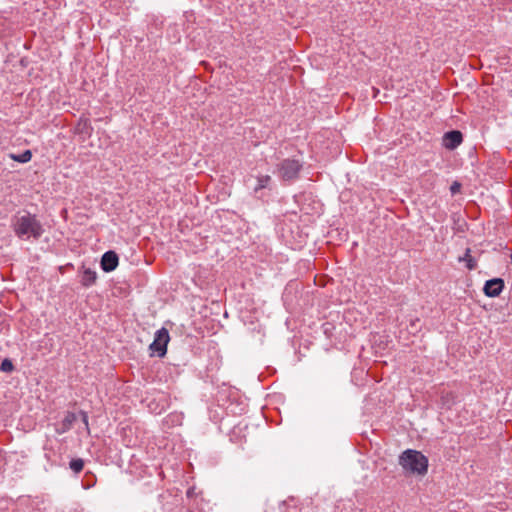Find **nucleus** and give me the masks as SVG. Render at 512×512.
I'll return each instance as SVG.
<instances>
[{"label": "nucleus", "instance_id": "1", "mask_svg": "<svg viewBox=\"0 0 512 512\" xmlns=\"http://www.w3.org/2000/svg\"><path fill=\"white\" fill-rule=\"evenodd\" d=\"M11 226L15 235L25 240L30 238L39 239L44 232L40 221L35 215L29 212L15 215L12 219Z\"/></svg>", "mask_w": 512, "mask_h": 512}, {"label": "nucleus", "instance_id": "2", "mask_svg": "<svg viewBox=\"0 0 512 512\" xmlns=\"http://www.w3.org/2000/svg\"><path fill=\"white\" fill-rule=\"evenodd\" d=\"M400 466L407 472L425 475L428 470V459L420 451L407 449L399 456Z\"/></svg>", "mask_w": 512, "mask_h": 512}, {"label": "nucleus", "instance_id": "3", "mask_svg": "<svg viewBox=\"0 0 512 512\" xmlns=\"http://www.w3.org/2000/svg\"><path fill=\"white\" fill-rule=\"evenodd\" d=\"M302 164L296 159H284L277 166V175L284 181L294 180L298 177Z\"/></svg>", "mask_w": 512, "mask_h": 512}, {"label": "nucleus", "instance_id": "4", "mask_svg": "<svg viewBox=\"0 0 512 512\" xmlns=\"http://www.w3.org/2000/svg\"><path fill=\"white\" fill-rule=\"evenodd\" d=\"M169 333L165 328H161L155 334L154 341L150 345V349L153 353L157 354L159 357H162L166 354L167 344L169 342Z\"/></svg>", "mask_w": 512, "mask_h": 512}, {"label": "nucleus", "instance_id": "5", "mask_svg": "<svg viewBox=\"0 0 512 512\" xmlns=\"http://www.w3.org/2000/svg\"><path fill=\"white\" fill-rule=\"evenodd\" d=\"M504 288V281L501 278H494L486 281L484 285V293L488 297H497Z\"/></svg>", "mask_w": 512, "mask_h": 512}, {"label": "nucleus", "instance_id": "6", "mask_svg": "<svg viewBox=\"0 0 512 512\" xmlns=\"http://www.w3.org/2000/svg\"><path fill=\"white\" fill-rule=\"evenodd\" d=\"M118 255L114 251H107L101 259V267L105 272H111L118 266Z\"/></svg>", "mask_w": 512, "mask_h": 512}, {"label": "nucleus", "instance_id": "7", "mask_svg": "<svg viewBox=\"0 0 512 512\" xmlns=\"http://www.w3.org/2000/svg\"><path fill=\"white\" fill-rule=\"evenodd\" d=\"M462 134L460 131L453 130L444 134L443 145L447 149H455L462 142Z\"/></svg>", "mask_w": 512, "mask_h": 512}, {"label": "nucleus", "instance_id": "8", "mask_svg": "<svg viewBox=\"0 0 512 512\" xmlns=\"http://www.w3.org/2000/svg\"><path fill=\"white\" fill-rule=\"evenodd\" d=\"M76 419H77V416L75 413L68 412L62 421L61 430H59V433H64V432L68 431L69 429H71V427H72L73 423L76 421Z\"/></svg>", "mask_w": 512, "mask_h": 512}, {"label": "nucleus", "instance_id": "9", "mask_svg": "<svg viewBox=\"0 0 512 512\" xmlns=\"http://www.w3.org/2000/svg\"><path fill=\"white\" fill-rule=\"evenodd\" d=\"M471 250L469 248L466 249L465 254L461 257H459V262H465L466 267L469 270H473L477 266L476 260L471 256L470 254Z\"/></svg>", "mask_w": 512, "mask_h": 512}, {"label": "nucleus", "instance_id": "10", "mask_svg": "<svg viewBox=\"0 0 512 512\" xmlns=\"http://www.w3.org/2000/svg\"><path fill=\"white\" fill-rule=\"evenodd\" d=\"M96 272L91 269H85L82 274L81 282L84 286H90L96 281Z\"/></svg>", "mask_w": 512, "mask_h": 512}, {"label": "nucleus", "instance_id": "11", "mask_svg": "<svg viewBox=\"0 0 512 512\" xmlns=\"http://www.w3.org/2000/svg\"><path fill=\"white\" fill-rule=\"evenodd\" d=\"M9 157L19 163H27L32 158V152L30 150H25L21 154H10Z\"/></svg>", "mask_w": 512, "mask_h": 512}, {"label": "nucleus", "instance_id": "12", "mask_svg": "<svg viewBox=\"0 0 512 512\" xmlns=\"http://www.w3.org/2000/svg\"><path fill=\"white\" fill-rule=\"evenodd\" d=\"M271 177L269 175L260 176L257 179V186L255 187V191H259L261 189H264L267 187L268 183L270 182Z\"/></svg>", "mask_w": 512, "mask_h": 512}, {"label": "nucleus", "instance_id": "13", "mask_svg": "<svg viewBox=\"0 0 512 512\" xmlns=\"http://www.w3.org/2000/svg\"><path fill=\"white\" fill-rule=\"evenodd\" d=\"M69 466H70L71 470H73L75 473H79L82 471V469L84 467V461L80 458L73 459L70 461Z\"/></svg>", "mask_w": 512, "mask_h": 512}, {"label": "nucleus", "instance_id": "14", "mask_svg": "<svg viewBox=\"0 0 512 512\" xmlns=\"http://www.w3.org/2000/svg\"><path fill=\"white\" fill-rule=\"evenodd\" d=\"M14 369L13 363L9 359H4L1 362L0 370L2 372H12Z\"/></svg>", "mask_w": 512, "mask_h": 512}, {"label": "nucleus", "instance_id": "15", "mask_svg": "<svg viewBox=\"0 0 512 512\" xmlns=\"http://www.w3.org/2000/svg\"><path fill=\"white\" fill-rule=\"evenodd\" d=\"M460 188H461V184L459 182H453L450 187V191L452 194H456V193L460 192Z\"/></svg>", "mask_w": 512, "mask_h": 512}, {"label": "nucleus", "instance_id": "16", "mask_svg": "<svg viewBox=\"0 0 512 512\" xmlns=\"http://www.w3.org/2000/svg\"><path fill=\"white\" fill-rule=\"evenodd\" d=\"M80 415H81V419H82V422L84 423L85 427L87 429H89L88 428V415H87V413L85 411H81Z\"/></svg>", "mask_w": 512, "mask_h": 512}, {"label": "nucleus", "instance_id": "17", "mask_svg": "<svg viewBox=\"0 0 512 512\" xmlns=\"http://www.w3.org/2000/svg\"><path fill=\"white\" fill-rule=\"evenodd\" d=\"M194 493V489H189L187 491V496L190 497Z\"/></svg>", "mask_w": 512, "mask_h": 512}]
</instances>
